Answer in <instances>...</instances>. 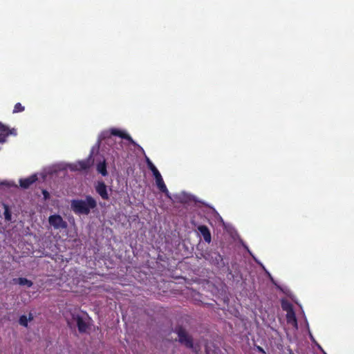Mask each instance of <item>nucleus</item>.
Wrapping results in <instances>:
<instances>
[{
  "label": "nucleus",
  "instance_id": "a211bd4d",
  "mask_svg": "<svg viewBox=\"0 0 354 354\" xmlns=\"http://www.w3.org/2000/svg\"><path fill=\"white\" fill-rule=\"evenodd\" d=\"M152 173L155 178V180L162 178V176H161L160 173L159 172V171L158 170V169H156L155 171H152Z\"/></svg>",
  "mask_w": 354,
  "mask_h": 354
},
{
  "label": "nucleus",
  "instance_id": "aec40b11",
  "mask_svg": "<svg viewBox=\"0 0 354 354\" xmlns=\"http://www.w3.org/2000/svg\"><path fill=\"white\" fill-rule=\"evenodd\" d=\"M145 160H146V162H147V167L148 168L149 167H151L152 165H153V162L151 161V160L145 156Z\"/></svg>",
  "mask_w": 354,
  "mask_h": 354
},
{
  "label": "nucleus",
  "instance_id": "7ed1b4c3",
  "mask_svg": "<svg viewBox=\"0 0 354 354\" xmlns=\"http://www.w3.org/2000/svg\"><path fill=\"white\" fill-rule=\"evenodd\" d=\"M174 332L178 335V342L185 345L187 348L193 349L194 342L192 337L182 326H178L175 328Z\"/></svg>",
  "mask_w": 354,
  "mask_h": 354
},
{
  "label": "nucleus",
  "instance_id": "f03ea898",
  "mask_svg": "<svg viewBox=\"0 0 354 354\" xmlns=\"http://www.w3.org/2000/svg\"><path fill=\"white\" fill-rule=\"evenodd\" d=\"M111 136H118L122 139L128 140L134 147H136L140 151L145 153L143 148L137 144L131 136L124 131L116 128H111L109 131H104L101 134L102 139L111 138Z\"/></svg>",
  "mask_w": 354,
  "mask_h": 354
},
{
  "label": "nucleus",
  "instance_id": "f3484780",
  "mask_svg": "<svg viewBox=\"0 0 354 354\" xmlns=\"http://www.w3.org/2000/svg\"><path fill=\"white\" fill-rule=\"evenodd\" d=\"M4 216L6 221L11 220L12 215L7 205H5Z\"/></svg>",
  "mask_w": 354,
  "mask_h": 354
},
{
  "label": "nucleus",
  "instance_id": "0eeeda50",
  "mask_svg": "<svg viewBox=\"0 0 354 354\" xmlns=\"http://www.w3.org/2000/svg\"><path fill=\"white\" fill-rule=\"evenodd\" d=\"M73 318L76 322L79 332L81 333H85L88 326L83 318L79 315H73Z\"/></svg>",
  "mask_w": 354,
  "mask_h": 354
},
{
  "label": "nucleus",
  "instance_id": "6e6552de",
  "mask_svg": "<svg viewBox=\"0 0 354 354\" xmlns=\"http://www.w3.org/2000/svg\"><path fill=\"white\" fill-rule=\"evenodd\" d=\"M197 230L203 237L204 241L209 243L212 241V236L209 228L206 225H201L198 226Z\"/></svg>",
  "mask_w": 354,
  "mask_h": 354
},
{
  "label": "nucleus",
  "instance_id": "4468645a",
  "mask_svg": "<svg viewBox=\"0 0 354 354\" xmlns=\"http://www.w3.org/2000/svg\"><path fill=\"white\" fill-rule=\"evenodd\" d=\"M24 109H25L24 106H22L21 103L17 102V104H15V105L14 106L12 113H21V112H23L24 111Z\"/></svg>",
  "mask_w": 354,
  "mask_h": 354
},
{
  "label": "nucleus",
  "instance_id": "9b49d317",
  "mask_svg": "<svg viewBox=\"0 0 354 354\" xmlns=\"http://www.w3.org/2000/svg\"><path fill=\"white\" fill-rule=\"evenodd\" d=\"M156 183L157 187L161 192L164 193L168 198H171L169 192L163 180L162 177L158 179H156Z\"/></svg>",
  "mask_w": 354,
  "mask_h": 354
},
{
  "label": "nucleus",
  "instance_id": "dca6fc26",
  "mask_svg": "<svg viewBox=\"0 0 354 354\" xmlns=\"http://www.w3.org/2000/svg\"><path fill=\"white\" fill-rule=\"evenodd\" d=\"M287 319L289 322H290L292 320L295 322V324H297V319L294 312L291 311L290 313H288Z\"/></svg>",
  "mask_w": 354,
  "mask_h": 354
},
{
  "label": "nucleus",
  "instance_id": "39448f33",
  "mask_svg": "<svg viewBox=\"0 0 354 354\" xmlns=\"http://www.w3.org/2000/svg\"><path fill=\"white\" fill-rule=\"evenodd\" d=\"M17 129L15 128L9 129L7 126L0 122V143H3L6 141L8 136H17Z\"/></svg>",
  "mask_w": 354,
  "mask_h": 354
},
{
  "label": "nucleus",
  "instance_id": "1a4fd4ad",
  "mask_svg": "<svg viewBox=\"0 0 354 354\" xmlns=\"http://www.w3.org/2000/svg\"><path fill=\"white\" fill-rule=\"evenodd\" d=\"M37 180V176L36 174L31 175L30 176L21 178L19 180V185L24 189H28L31 185Z\"/></svg>",
  "mask_w": 354,
  "mask_h": 354
},
{
  "label": "nucleus",
  "instance_id": "f8f14e48",
  "mask_svg": "<svg viewBox=\"0 0 354 354\" xmlns=\"http://www.w3.org/2000/svg\"><path fill=\"white\" fill-rule=\"evenodd\" d=\"M12 281L13 283H18L20 286H26L28 288H30L33 285L32 281L24 277L15 278L12 279Z\"/></svg>",
  "mask_w": 354,
  "mask_h": 354
},
{
  "label": "nucleus",
  "instance_id": "6ab92c4d",
  "mask_svg": "<svg viewBox=\"0 0 354 354\" xmlns=\"http://www.w3.org/2000/svg\"><path fill=\"white\" fill-rule=\"evenodd\" d=\"M42 194L44 196V198L45 200H47L50 198V194L48 193V192L46 189H43L42 190Z\"/></svg>",
  "mask_w": 354,
  "mask_h": 354
},
{
  "label": "nucleus",
  "instance_id": "20e7f679",
  "mask_svg": "<svg viewBox=\"0 0 354 354\" xmlns=\"http://www.w3.org/2000/svg\"><path fill=\"white\" fill-rule=\"evenodd\" d=\"M48 222L55 229H64L67 227L66 223L63 220L62 217L58 214L50 216Z\"/></svg>",
  "mask_w": 354,
  "mask_h": 354
},
{
  "label": "nucleus",
  "instance_id": "4be33fe9",
  "mask_svg": "<svg viewBox=\"0 0 354 354\" xmlns=\"http://www.w3.org/2000/svg\"><path fill=\"white\" fill-rule=\"evenodd\" d=\"M149 169L151 171H155L156 169H157V168L156 167V166L153 165H152L151 167H149Z\"/></svg>",
  "mask_w": 354,
  "mask_h": 354
},
{
  "label": "nucleus",
  "instance_id": "2eb2a0df",
  "mask_svg": "<svg viewBox=\"0 0 354 354\" xmlns=\"http://www.w3.org/2000/svg\"><path fill=\"white\" fill-rule=\"evenodd\" d=\"M28 317L26 315H21L19 317V323L20 325H21L23 326H25V327H27L28 326Z\"/></svg>",
  "mask_w": 354,
  "mask_h": 354
},
{
  "label": "nucleus",
  "instance_id": "ddd939ff",
  "mask_svg": "<svg viewBox=\"0 0 354 354\" xmlns=\"http://www.w3.org/2000/svg\"><path fill=\"white\" fill-rule=\"evenodd\" d=\"M97 171L101 174L103 176H106L108 174L107 170H106V164L105 161H103L102 162H100L97 165Z\"/></svg>",
  "mask_w": 354,
  "mask_h": 354
},
{
  "label": "nucleus",
  "instance_id": "423d86ee",
  "mask_svg": "<svg viewBox=\"0 0 354 354\" xmlns=\"http://www.w3.org/2000/svg\"><path fill=\"white\" fill-rule=\"evenodd\" d=\"M96 192L101 196L104 200H109V195L107 192V187L103 181H98L95 186Z\"/></svg>",
  "mask_w": 354,
  "mask_h": 354
},
{
  "label": "nucleus",
  "instance_id": "5701e85b",
  "mask_svg": "<svg viewBox=\"0 0 354 354\" xmlns=\"http://www.w3.org/2000/svg\"><path fill=\"white\" fill-rule=\"evenodd\" d=\"M33 319V317L31 313L29 314V317L28 318V321H31Z\"/></svg>",
  "mask_w": 354,
  "mask_h": 354
},
{
  "label": "nucleus",
  "instance_id": "9d476101",
  "mask_svg": "<svg viewBox=\"0 0 354 354\" xmlns=\"http://www.w3.org/2000/svg\"><path fill=\"white\" fill-rule=\"evenodd\" d=\"M93 163V159L92 158V156H90L88 158L82 160L81 161H79L77 164V169L82 171V170H86L89 169L91 165Z\"/></svg>",
  "mask_w": 354,
  "mask_h": 354
},
{
  "label": "nucleus",
  "instance_id": "412c9836",
  "mask_svg": "<svg viewBox=\"0 0 354 354\" xmlns=\"http://www.w3.org/2000/svg\"><path fill=\"white\" fill-rule=\"evenodd\" d=\"M216 260L218 262L219 261H223V257L220 254H217L216 255Z\"/></svg>",
  "mask_w": 354,
  "mask_h": 354
},
{
  "label": "nucleus",
  "instance_id": "f257e3e1",
  "mask_svg": "<svg viewBox=\"0 0 354 354\" xmlns=\"http://www.w3.org/2000/svg\"><path fill=\"white\" fill-rule=\"evenodd\" d=\"M71 205L75 214L88 215L91 209L97 207V202L92 196H86L85 200H72Z\"/></svg>",
  "mask_w": 354,
  "mask_h": 354
}]
</instances>
